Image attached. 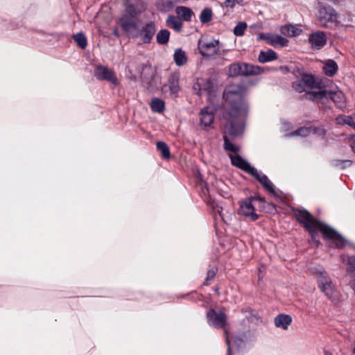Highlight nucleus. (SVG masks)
<instances>
[{"mask_svg":"<svg viewBox=\"0 0 355 355\" xmlns=\"http://www.w3.org/2000/svg\"><path fill=\"white\" fill-rule=\"evenodd\" d=\"M245 89L241 85H231L227 87L224 93L223 98L228 106V110L224 114L226 123L224 125V148L225 150L236 153L239 148L231 143L227 136L236 137L240 136L244 130L243 120L248 112V103L243 98Z\"/></svg>","mask_w":355,"mask_h":355,"instance_id":"1","label":"nucleus"},{"mask_svg":"<svg viewBox=\"0 0 355 355\" xmlns=\"http://www.w3.org/2000/svg\"><path fill=\"white\" fill-rule=\"evenodd\" d=\"M299 222L311 233L313 240H315V234L320 232L324 238L328 240L336 248H343L346 241L336 231L325 224L316 220L306 210H299L296 214Z\"/></svg>","mask_w":355,"mask_h":355,"instance_id":"2","label":"nucleus"},{"mask_svg":"<svg viewBox=\"0 0 355 355\" xmlns=\"http://www.w3.org/2000/svg\"><path fill=\"white\" fill-rule=\"evenodd\" d=\"M119 23L122 28L133 37H138L144 43H148L155 33V27L153 23L146 24L141 30L139 31L136 20L128 9L121 17Z\"/></svg>","mask_w":355,"mask_h":355,"instance_id":"3","label":"nucleus"},{"mask_svg":"<svg viewBox=\"0 0 355 355\" xmlns=\"http://www.w3.org/2000/svg\"><path fill=\"white\" fill-rule=\"evenodd\" d=\"M293 88L298 92H305L306 98L313 101L322 100L326 96L322 83L313 76L306 74L293 84Z\"/></svg>","mask_w":355,"mask_h":355,"instance_id":"4","label":"nucleus"},{"mask_svg":"<svg viewBox=\"0 0 355 355\" xmlns=\"http://www.w3.org/2000/svg\"><path fill=\"white\" fill-rule=\"evenodd\" d=\"M310 272L315 275L318 282L319 287L322 291L330 299H334L336 297V291L332 284L331 279L329 277L327 272L321 267L311 268Z\"/></svg>","mask_w":355,"mask_h":355,"instance_id":"5","label":"nucleus"},{"mask_svg":"<svg viewBox=\"0 0 355 355\" xmlns=\"http://www.w3.org/2000/svg\"><path fill=\"white\" fill-rule=\"evenodd\" d=\"M193 89L198 96H205L209 101L215 92V83L209 78H198Z\"/></svg>","mask_w":355,"mask_h":355,"instance_id":"6","label":"nucleus"},{"mask_svg":"<svg viewBox=\"0 0 355 355\" xmlns=\"http://www.w3.org/2000/svg\"><path fill=\"white\" fill-rule=\"evenodd\" d=\"M263 71V69L259 66L245 63H234L230 66L228 74L230 76L258 75Z\"/></svg>","mask_w":355,"mask_h":355,"instance_id":"7","label":"nucleus"},{"mask_svg":"<svg viewBox=\"0 0 355 355\" xmlns=\"http://www.w3.org/2000/svg\"><path fill=\"white\" fill-rule=\"evenodd\" d=\"M262 198H248L242 202L239 209V214L249 218L250 220H256L259 218L257 214L256 207L259 202H262Z\"/></svg>","mask_w":355,"mask_h":355,"instance_id":"8","label":"nucleus"},{"mask_svg":"<svg viewBox=\"0 0 355 355\" xmlns=\"http://www.w3.org/2000/svg\"><path fill=\"white\" fill-rule=\"evenodd\" d=\"M338 17L335 10L330 6L321 7L318 12V19L321 25L333 27L337 25Z\"/></svg>","mask_w":355,"mask_h":355,"instance_id":"9","label":"nucleus"},{"mask_svg":"<svg viewBox=\"0 0 355 355\" xmlns=\"http://www.w3.org/2000/svg\"><path fill=\"white\" fill-rule=\"evenodd\" d=\"M220 48L219 42L212 38H201L198 42V49L203 56H212L218 53Z\"/></svg>","mask_w":355,"mask_h":355,"instance_id":"10","label":"nucleus"},{"mask_svg":"<svg viewBox=\"0 0 355 355\" xmlns=\"http://www.w3.org/2000/svg\"><path fill=\"white\" fill-rule=\"evenodd\" d=\"M259 38L275 48L285 46L288 42L287 39L277 34L261 33L259 35Z\"/></svg>","mask_w":355,"mask_h":355,"instance_id":"11","label":"nucleus"},{"mask_svg":"<svg viewBox=\"0 0 355 355\" xmlns=\"http://www.w3.org/2000/svg\"><path fill=\"white\" fill-rule=\"evenodd\" d=\"M208 323L216 328H223L226 324V316L222 311L210 310L207 314Z\"/></svg>","mask_w":355,"mask_h":355,"instance_id":"12","label":"nucleus"},{"mask_svg":"<svg viewBox=\"0 0 355 355\" xmlns=\"http://www.w3.org/2000/svg\"><path fill=\"white\" fill-rule=\"evenodd\" d=\"M327 37L324 32L315 31L309 37V43L313 49L320 50L326 44Z\"/></svg>","mask_w":355,"mask_h":355,"instance_id":"13","label":"nucleus"},{"mask_svg":"<svg viewBox=\"0 0 355 355\" xmlns=\"http://www.w3.org/2000/svg\"><path fill=\"white\" fill-rule=\"evenodd\" d=\"M94 75L98 79L106 80L112 84H117V78L114 71L107 67L98 66L94 71Z\"/></svg>","mask_w":355,"mask_h":355,"instance_id":"14","label":"nucleus"},{"mask_svg":"<svg viewBox=\"0 0 355 355\" xmlns=\"http://www.w3.org/2000/svg\"><path fill=\"white\" fill-rule=\"evenodd\" d=\"M215 109L213 106H207L200 110L199 114V119L200 125L204 127L210 126L214 119Z\"/></svg>","mask_w":355,"mask_h":355,"instance_id":"15","label":"nucleus"},{"mask_svg":"<svg viewBox=\"0 0 355 355\" xmlns=\"http://www.w3.org/2000/svg\"><path fill=\"white\" fill-rule=\"evenodd\" d=\"M327 96L320 101L324 102L329 98L331 99L338 107H343L345 106V96L343 92L339 89L335 91H327L325 89Z\"/></svg>","mask_w":355,"mask_h":355,"instance_id":"16","label":"nucleus"},{"mask_svg":"<svg viewBox=\"0 0 355 355\" xmlns=\"http://www.w3.org/2000/svg\"><path fill=\"white\" fill-rule=\"evenodd\" d=\"M230 157L232 164L234 166H236L238 168H239L250 174L252 173H256V168H254V167H252L245 160H244L239 155H230Z\"/></svg>","mask_w":355,"mask_h":355,"instance_id":"17","label":"nucleus"},{"mask_svg":"<svg viewBox=\"0 0 355 355\" xmlns=\"http://www.w3.org/2000/svg\"><path fill=\"white\" fill-rule=\"evenodd\" d=\"M311 132H314L320 136H322L325 134V130L322 127L318 128H312L311 126L302 127L298 129L297 130L291 132V134H288V135L295 137H306L309 135Z\"/></svg>","mask_w":355,"mask_h":355,"instance_id":"18","label":"nucleus"},{"mask_svg":"<svg viewBox=\"0 0 355 355\" xmlns=\"http://www.w3.org/2000/svg\"><path fill=\"white\" fill-rule=\"evenodd\" d=\"M280 32L286 37H296L302 33V30L295 25L288 24L283 26L280 28Z\"/></svg>","mask_w":355,"mask_h":355,"instance_id":"19","label":"nucleus"},{"mask_svg":"<svg viewBox=\"0 0 355 355\" xmlns=\"http://www.w3.org/2000/svg\"><path fill=\"white\" fill-rule=\"evenodd\" d=\"M338 66L333 60H327L323 62L322 70L328 76H334L338 71Z\"/></svg>","mask_w":355,"mask_h":355,"instance_id":"20","label":"nucleus"},{"mask_svg":"<svg viewBox=\"0 0 355 355\" xmlns=\"http://www.w3.org/2000/svg\"><path fill=\"white\" fill-rule=\"evenodd\" d=\"M292 318L288 315L280 314L275 318V324L277 327L287 329L291 324Z\"/></svg>","mask_w":355,"mask_h":355,"instance_id":"21","label":"nucleus"},{"mask_svg":"<svg viewBox=\"0 0 355 355\" xmlns=\"http://www.w3.org/2000/svg\"><path fill=\"white\" fill-rule=\"evenodd\" d=\"M251 175L254 176L266 189L271 193L274 192L273 184L266 175L259 173L257 169L256 173H252Z\"/></svg>","mask_w":355,"mask_h":355,"instance_id":"22","label":"nucleus"},{"mask_svg":"<svg viewBox=\"0 0 355 355\" xmlns=\"http://www.w3.org/2000/svg\"><path fill=\"white\" fill-rule=\"evenodd\" d=\"M168 89L171 94L176 96L180 90L179 78L177 75H173L168 80V83L165 85V89Z\"/></svg>","mask_w":355,"mask_h":355,"instance_id":"23","label":"nucleus"},{"mask_svg":"<svg viewBox=\"0 0 355 355\" xmlns=\"http://www.w3.org/2000/svg\"><path fill=\"white\" fill-rule=\"evenodd\" d=\"M336 123L340 125H347L355 128V113L352 115H340L336 119Z\"/></svg>","mask_w":355,"mask_h":355,"instance_id":"24","label":"nucleus"},{"mask_svg":"<svg viewBox=\"0 0 355 355\" xmlns=\"http://www.w3.org/2000/svg\"><path fill=\"white\" fill-rule=\"evenodd\" d=\"M259 61L264 63L275 60L277 59V54L272 50H268L267 51H261L259 55Z\"/></svg>","mask_w":355,"mask_h":355,"instance_id":"25","label":"nucleus"},{"mask_svg":"<svg viewBox=\"0 0 355 355\" xmlns=\"http://www.w3.org/2000/svg\"><path fill=\"white\" fill-rule=\"evenodd\" d=\"M173 58L175 63L178 66H182L187 62V58L185 52L181 49H178L175 51Z\"/></svg>","mask_w":355,"mask_h":355,"instance_id":"26","label":"nucleus"},{"mask_svg":"<svg viewBox=\"0 0 355 355\" xmlns=\"http://www.w3.org/2000/svg\"><path fill=\"white\" fill-rule=\"evenodd\" d=\"M177 15L182 19L185 21H190L192 16V11L183 6L178 7L175 10Z\"/></svg>","mask_w":355,"mask_h":355,"instance_id":"27","label":"nucleus"},{"mask_svg":"<svg viewBox=\"0 0 355 355\" xmlns=\"http://www.w3.org/2000/svg\"><path fill=\"white\" fill-rule=\"evenodd\" d=\"M166 24L168 27L173 28L176 31H180L182 24L174 16H169L166 19Z\"/></svg>","mask_w":355,"mask_h":355,"instance_id":"28","label":"nucleus"},{"mask_svg":"<svg viewBox=\"0 0 355 355\" xmlns=\"http://www.w3.org/2000/svg\"><path fill=\"white\" fill-rule=\"evenodd\" d=\"M150 107L154 112L160 113L164 109V103L159 98H153L151 101Z\"/></svg>","mask_w":355,"mask_h":355,"instance_id":"29","label":"nucleus"},{"mask_svg":"<svg viewBox=\"0 0 355 355\" xmlns=\"http://www.w3.org/2000/svg\"><path fill=\"white\" fill-rule=\"evenodd\" d=\"M157 150H159L163 157L168 159L170 157V150L167 145L162 141H158L156 144Z\"/></svg>","mask_w":355,"mask_h":355,"instance_id":"30","label":"nucleus"},{"mask_svg":"<svg viewBox=\"0 0 355 355\" xmlns=\"http://www.w3.org/2000/svg\"><path fill=\"white\" fill-rule=\"evenodd\" d=\"M169 31L164 29L160 31L157 35V41L159 44H166L169 38Z\"/></svg>","mask_w":355,"mask_h":355,"instance_id":"31","label":"nucleus"},{"mask_svg":"<svg viewBox=\"0 0 355 355\" xmlns=\"http://www.w3.org/2000/svg\"><path fill=\"white\" fill-rule=\"evenodd\" d=\"M212 12L211 9L205 8L204 9L200 14V19L202 23H207L211 19Z\"/></svg>","mask_w":355,"mask_h":355,"instance_id":"32","label":"nucleus"},{"mask_svg":"<svg viewBox=\"0 0 355 355\" xmlns=\"http://www.w3.org/2000/svg\"><path fill=\"white\" fill-rule=\"evenodd\" d=\"M247 28V24L245 22H239L234 28V33L236 36H242L244 34L245 29Z\"/></svg>","mask_w":355,"mask_h":355,"instance_id":"33","label":"nucleus"},{"mask_svg":"<svg viewBox=\"0 0 355 355\" xmlns=\"http://www.w3.org/2000/svg\"><path fill=\"white\" fill-rule=\"evenodd\" d=\"M74 40L77 42L78 46L82 49L87 46V42L85 37L82 33H78L73 36Z\"/></svg>","mask_w":355,"mask_h":355,"instance_id":"34","label":"nucleus"},{"mask_svg":"<svg viewBox=\"0 0 355 355\" xmlns=\"http://www.w3.org/2000/svg\"><path fill=\"white\" fill-rule=\"evenodd\" d=\"M343 261L347 264V270L351 272L355 271V257L343 258Z\"/></svg>","mask_w":355,"mask_h":355,"instance_id":"35","label":"nucleus"},{"mask_svg":"<svg viewBox=\"0 0 355 355\" xmlns=\"http://www.w3.org/2000/svg\"><path fill=\"white\" fill-rule=\"evenodd\" d=\"M211 207V209H213L214 211L216 213V214H218V216L221 218V219H224V215L223 214V208L222 207L219 206L218 205L216 204L215 202H212L211 204L209 205Z\"/></svg>","mask_w":355,"mask_h":355,"instance_id":"36","label":"nucleus"},{"mask_svg":"<svg viewBox=\"0 0 355 355\" xmlns=\"http://www.w3.org/2000/svg\"><path fill=\"white\" fill-rule=\"evenodd\" d=\"M254 339V336L250 332L244 334L243 336L239 337V340L241 342L252 341Z\"/></svg>","mask_w":355,"mask_h":355,"instance_id":"37","label":"nucleus"},{"mask_svg":"<svg viewBox=\"0 0 355 355\" xmlns=\"http://www.w3.org/2000/svg\"><path fill=\"white\" fill-rule=\"evenodd\" d=\"M243 0H225L224 5L226 8H233L236 3H241Z\"/></svg>","mask_w":355,"mask_h":355,"instance_id":"38","label":"nucleus"},{"mask_svg":"<svg viewBox=\"0 0 355 355\" xmlns=\"http://www.w3.org/2000/svg\"><path fill=\"white\" fill-rule=\"evenodd\" d=\"M291 129V124L286 121H282V127L281 130L282 132H285L286 136H289L288 132Z\"/></svg>","mask_w":355,"mask_h":355,"instance_id":"39","label":"nucleus"},{"mask_svg":"<svg viewBox=\"0 0 355 355\" xmlns=\"http://www.w3.org/2000/svg\"><path fill=\"white\" fill-rule=\"evenodd\" d=\"M216 274V271L214 269L210 270L207 272V276L206 279V284H208V282L213 279Z\"/></svg>","mask_w":355,"mask_h":355,"instance_id":"40","label":"nucleus"},{"mask_svg":"<svg viewBox=\"0 0 355 355\" xmlns=\"http://www.w3.org/2000/svg\"><path fill=\"white\" fill-rule=\"evenodd\" d=\"M226 343L227 345V354L228 355H232V345H231V343H230V338H229V336L227 335L226 336Z\"/></svg>","mask_w":355,"mask_h":355,"instance_id":"41","label":"nucleus"},{"mask_svg":"<svg viewBox=\"0 0 355 355\" xmlns=\"http://www.w3.org/2000/svg\"><path fill=\"white\" fill-rule=\"evenodd\" d=\"M350 146H351L352 150L354 151V153H355V139L351 143Z\"/></svg>","mask_w":355,"mask_h":355,"instance_id":"42","label":"nucleus"},{"mask_svg":"<svg viewBox=\"0 0 355 355\" xmlns=\"http://www.w3.org/2000/svg\"><path fill=\"white\" fill-rule=\"evenodd\" d=\"M114 34H115L116 35H118V33H117V31H114Z\"/></svg>","mask_w":355,"mask_h":355,"instance_id":"43","label":"nucleus"},{"mask_svg":"<svg viewBox=\"0 0 355 355\" xmlns=\"http://www.w3.org/2000/svg\"><path fill=\"white\" fill-rule=\"evenodd\" d=\"M326 355H330V354H329V353H327H327H326Z\"/></svg>","mask_w":355,"mask_h":355,"instance_id":"44","label":"nucleus"}]
</instances>
